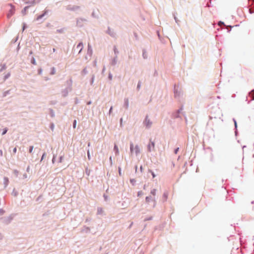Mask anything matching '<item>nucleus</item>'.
I'll return each mask as SVG.
<instances>
[{
    "label": "nucleus",
    "instance_id": "6e6552de",
    "mask_svg": "<svg viewBox=\"0 0 254 254\" xmlns=\"http://www.w3.org/2000/svg\"><path fill=\"white\" fill-rule=\"evenodd\" d=\"M249 97L251 100H254V90L250 93Z\"/></svg>",
    "mask_w": 254,
    "mask_h": 254
},
{
    "label": "nucleus",
    "instance_id": "7c9ffc66",
    "mask_svg": "<svg viewBox=\"0 0 254 254\" xmlns=\"http://www.w3.org/2000/svg\"><path fill=\"white\" fill-rule=\"evenodd\" d=\"M128 100H127V106H128Z\"/></svg>",
    "mask_w": 254,
    "mask_h": 254
},
{
    "label": "nucleus",
    "instance_id": "72a5a7b5",
    "mask_svg": "<svg viewBox=\"0 0 254 254\" xmlns=\"http://www.w3.org/2000/svg\"><path fill=\"white\" fill-rule=\"evenodd\" d=\"M24 28H25V26H23V29L24 30Z\"/></svg>",
    "mask_w": 254,
    "mask_h": 254
},
{
    "label": "nucleus",
    "instance_id": "bb28decb",
    "mask_svg": "<svg viewBox=\"0 0 254 254\" xmlns=\"http://www.w3.org/2000/svg\"><path fill=\"white\" fill-rule=\"evenodd\" d=\"M234 123H235V127H237V122L236 121H234Z\"/></svg>",
    "mask_w": 254,
    "mask_h": 254
},
{
    "label": "nucleus",
    "instance_id": "f8f14e48",
    "mask_svg": "<svg viewBox=\"0 0 254 254\" xmlns=\"http://www.w3.org/2000/svg\"><path fill=\"white\" fill-rule=\"evenodd\" d=\"M56 73V69L55 67H53L51 70V74H54Z\"/></svg>",
    "mask_w": 254,
    "mask_h": 254
},
{
    "label": "nucleus",
    "instance_id": "7ed1b4c3",
    "mask_svg": "<svg viewBox=\"0 0 254 254\" xmlns=\"http://www.w3.org/2000/svg\"><path fill=\"white\" fill-rule=\"evenodd\" d=\"M146 201L148 203H149L151 201H152L154 202V206H155V198L154 197H152L151 196H147L146 197Z\"/></svg>",
    "mask_w": 254,
    "mask_h": 254
},
{
    "label": "nucleus",
    "instance_id": "a211bd4d",
    "mask_svg": "<svg viewBox=\"0 0 254 254\" xmlns=\"http://www.w3.org/2000/svg\"><path fill=\"white\" fill-rule=\"evenodd\" d=\"M150 172L151 173V174L152 175L153 178H155V175L154 174V172H153L151 171H150Z\"/></svg>",
    "mask_w": 254,
    "mask_h": 254
},
{
    "label": "nucleus",
    "instance_id": "f257e3e1",
    "mask_svg": "<svg viewBox=\"0 0 254 254\" xmlns=\"http://www.w3.org/2000/svg\"><path fill=\"white\" fill-rule=\"evenodd\" d=\"M130 149L131 154L135 153L137 155L140 152V150L138 145L134 146L132 143L130 144Z\"/></svg>",
    "mask_w": 254,
    "mask_h": 254
},
{
    "label": "nucleus",
    "instance_id": "4468645a",
    "mask_svg": "<svg viewBox=\"0 0 254 254\" xmlns=\"http://www.w3.org/2000/svg\"><path fill=\"white\" fill-rule=\"evenodd\" d=\"M87 157H88V160H90L91 156H90V152L89 150H88V151H87Z\"/></svg>",
    "mask_w": 254,
    "mask_h": 254
},
{
    "label": "nucleus",
    "instance_id": "9d476101",
    "mask_svg": "<svg viewBox=\"0 0 254 254\" xmlns=\"http://www.w3.org/2000/svg\"><path fill=\"white\" fill-rule=\"evenodd\" d=\"M46 12H47L45 11L44 13H43V14L37 16V17L36 18V20H39L40 19L42 18L44 16V15L46 13Z\"/></svg>",
    "mask_w": 254,
    "mask_h": 254
},
{
    "label": "nucleus",
    "instance_id": "39448f33",
    "mask_svg": "<svg viewBox=\"0 0 254 254\" xmlns=\"http://www.w3.org/2000/svg\"><path fill=\"white\" fill-rule=\"evenodd\" d=\"M168 195H169V192L168 191H165L164 192L163 196H162V199L164 201L167 200V199L168 198Z\"/></svg>",
    "mask_w": 254,
    "mask_h": 254
},
{
    "label": "nucleus",
    "instance_id": "a878e982",
    "mask_svg": "<svg viewBox=\"0 0 254 254\" xmlns=\"http://www.w3.org/2000/svg\"><path fill=\"white\" fill-rule=\"evenodd\" d=\"M119 174H120V175L121 176V168H119Z\"/></svg>",
    "mask_w": 254,
    "mask_h": 254
},
{
    "label": "nucleus",
    "instance_id": "cd10ccee",
    "mask_svg": "<svg viewBox=\"0 0 254 254\" xmlns=\"http://www.w3.org/2000/svg\"><path fill=\"white\" fill-rule=\"evenodd\" d=\"M110 160L111 163L112 164V160L111 157H110Z\"/></svg>",
    "mask_w": 254,
    "mask_h": 254
},
{
    "label": "nucleus",
    "instance_id": "473e14b6",
    "mask_svg": "<svg viewBox=\"0 0 254 254\" xmlns=\"http://www.w3.org/2000/svg\"><path fill=\"white\" fill-rule=\"evenodd\" d=\"M111 111H112V107L111 108V109L110 110V112H111Z\"/></svg>",
    "mask_w": 254,
    "mask_h": 254
},
{
    "label": "nucleus",
    "instance_id": "0eeeda50",
    "mask_svg": "<svg viewBox=\"0 0 254 254\" xmlns=\"http://www.w3.org/2000/svg\"><path fill=\"white\" fill-rule=\"evenodd\" d=\"M145 124L147 127H150L151 125V123L147 119V118L145 119Z\"/></svg>",
    "mask_w": 254,
    "mask_h": 254
},
{
    "label": "nucleus",
    "instance_id": "5701e85b",
    "mask_svg": "<svg viewBox=\"0 0 254 254\" xmlns=\"http://www.w3.org/2000/svg\"><path fill=\"white\" fill-rule=\"evenodd\" d=\"M4 211L3 210L0 209V214H2Z\"/></svg>",
    "mask_w": 254,
    "mask_h": 254
},
{
    "label": "nucleus",
    "instance_id": "423d86ee",
    "mask_svg": "<svg viewBox=\"0 0 254 254\" xmlns=\"http://www.w3.org/2000/svg\"><path fill=\"white\" fill-rule=\"evenodd\" d=\"M83 44L82 43H79L78 45L77 46V48L79 49V53L81 52L83 49Z\"/></svg>",
    "mask_w": 254,
    "mask_h": 254
},
{
    "label": "nucleus",
    "instance_id": "20e7f679",
    "mask_svg": "<svg viewBox=\"0 0 254 254\" xmlns=\"http://www.w3.org/2000/svg\"><path fill=\"white\" fill-rule=\"evenodd\" d=\"M14 13V7L11 5V9L9 10L8 14H7V17H11Z\"/></svg>",
    "mask_w": 254,
    "mask_h": 254
},
{
    "label": "nucleus",
    "instance_id": "1a4fd4ad",
    "mask_svg": "<svg viewBox=\"0 0 254 254\" xmlns=\"http://www.w3.org/2000/svg\"><path fill=\"white\" fill-rule=\"evenodd\" d=\"M114 150L115 151L116 155H118L119 153V148L117 145H115L114 146Z\"/></svg>",
    "mask_w": 254,
    "mask_h": 254
},
{
    "label": "nucleus",
    "instance_id": "b1692460",
    "mask_svg": "<svg viewBox=\"0 0 254 254\" xmlns=\"http://www.w3.org/2000/svg\"><path fill=\"white\" fill-rule=\"evenodd\" d=\"M178 150H179V148H177L176 149H175V154H177L178 151Z\"/></svg>",
    "mask_w": 254,
    "mask_h": 254
},
{
    "label": "nucleus",
    "instance_id": "ddd939ff",
    "mask_svg": "<svg viewBox=\"0 0 254 254\" xmlns=\"http://www.w3.org/2000/svg\"><path fill=\"white\" fill-rule=\"evenodd\" d=\"M33 148H34V147L33 146H30V148H29V153H31L32 152Z\"/></svg>",
    "mask_w": 254,
    "mask_h": 254
},
{
    "label": "nucleus",
    "instance_id": "4be33fe9",
    "mask_svg": "<svg viewBox=\"0 0 254 254\" xmlns=\"http://www.w3.org/2000/svg\"><path fill=\"white\" fill-rule=\"evenodd\" d=\"M3 154L2 151L0 150V156H2Z\"/></svg>",
    "mask_w": 254,
    "mask_h": 254
},
{
    "label": "nucleus",
    "instance_id": "393cba45",
    "mask_svg": "<svg viewBox=\"0 0 254 254\" xmlns=\"http://www.w3.org/2000/svg\"><path fill=\"white\" fill-rule=\"evenodd\" d=\"M219 25H221V24H223V22L220 21L218 23Z\"/></svg>",
    "mask_w": 254,
    "mask_h": 254
},
{
    "label": "nucleus",
    "instance_id": "f03ea898",
    "mask_svg": "<svg viewBox=\"0 0 254 254\" xmlns=\"http://www.w3.org/2000/svg\"><path fill=\"white\" fill-rule=\"evenodd\" d=\"M155 147V143L154 142H151L148 145V150L151 151L152 150H154Z\"/></svg>",
    "mask_w": 254,
    "mask_h": 254
},
{
    "label": "nucleus",
    "instance_id": "412c9836",
    "mask_svg": "<svg viewBox=\"0 0 254 254\" xmlns=\"http://www.w3.org/2000/svg\"><path fill=\"white\" fill-rule=\"evenodd\" d=\"M32 63L34 64H36V62H35V60L33 59L32 61Z\"/></svg>",
    "mask_w": 254,
    "mask_h": 254
},
{
    "label": "nucleus",
    "instance_id": "c756f323",
    "mask_svg": "<svg viewBox=\"0 0 254 254\" xmlns=\"http://www.w3.org/2000/svg\"><path fill=\"white\" fill-rule=\"evenodd\" d=\"M140 169L141 171L142 172V166H141V167H140Z\"/></svg>",
    "mask_w": 254,
    "mask_h": 254
},
{
    "label": "nucleus",
    "instance_id": "c85d7f7f",
    "mask_svg": "<svg viewBox=\"0 0 254 254\" xmlns=\"http://www.w3.org/2000/svg\"><path fill=\"white\" fill-rule=\"evenodd\" d=\"M140 84L139 83H138V84L137 85V88H139L140 87Z\"/></svg>",
    "mask_w": 254,
    "mask_h": 254
},
{
    "label": "nucleus",
    "instance_id": "f3484780",
    "mask_svg": "<svg viewBox=\"0 0 254 254\" xmlns=\"http://www.w3.org/2000/svg\"><path fill=\"white\" fill-rule=\"evenodd\" d=\"M88 51H90V52L92 53V50H91V46L89 45V44H88Z\"/></svg>",
    "mask_w": 254,
    "mask_h": 254
},
{
    "label": "nucleus",
    "instance_id": "9b49d317",
    "mask_svg": "<svg viewBox=\"0 0 254 254\" xmlns=\"http://www.w3.org/2000/svg\"><path fill=\"white\" fill-rule=\"evenodd\" d=\"M156 192V189H153L151 191V194H152L154 196H155Z\"/></svg>",
    "mask_w": 254,
    "mask_h": 254
},
{
    "label": "nucleus",
    "instance_id": "6ab92c4d",
    "mask_svg": "<svg viewBox=\"0 0 254 254\" xmlns=\"http://www.w3.org/2000/svg\"><path fill=\"white\" fill-rule=\"evenodd\" d=\"M17 151V149L16 147L14 148V149H13V153H15Z\"/></svg>",
    "mask_w": 254,
    "mask_h": 254
},
{
    "label": "nucleus",
    "instance_id": "2eb2a0df",
    "mask_svg": "<svg viewBox=\"0 0 254 254\" xmlns=\"http://www.w3.org/2000/svg\"><path fill=\"white\" fill-rule=\"evenodd\" d=\"M76 126V121L74 120L73 122V128H75Z\"/></svg>",
    "mask_w": 254,
    "mask_h": 254
},
{
    "label": "nucleus",
    "instance_id": "aec40b11",
    "mask_svg": "<svg viewBox=\"0 0 254 254\" xmlns=\"http://www.w3.org/2000/svg\"><path fill=\"white\" fill-rule=\"evenodd\" d=\"M45 155H46V153H44L43 154L42 157V158H41V160H42L44 159V157H45Z\"/></svg>",
    "mask_w": 254,
    "mask_h": 254
},
{
    "label": "nucleus",
    "instance_id": "2f4dec72",
    "mask_svg": "<svg viewBox=\"0 0 254 254\" xmlns=\"http://www.w3.org/2000/svg\"><path fill=\"white\" fill-rule=\"evenodd\" d=\"M53 52H55L56 51V49L55 48H53Z\"/></svg>",
    "mask_w": 254,
    "mask_h": 254
},
{
    "label": "nucleus",
    "instance_id": "dca6fc26",
    "mask_svg": "<svg viewBox=\"0 0 254 254\" xmlns=\"http://www.w3.org/2000/svg\"><path fill=\"white\" fill-rule=\"evenodd\" d=\"M7 131V129L6 128H4L3 131V132H2V135L5 134L6 133Z\"/></svg>",
    "mask_w": 254,
    "mask_h": 254
}]
</instances>
